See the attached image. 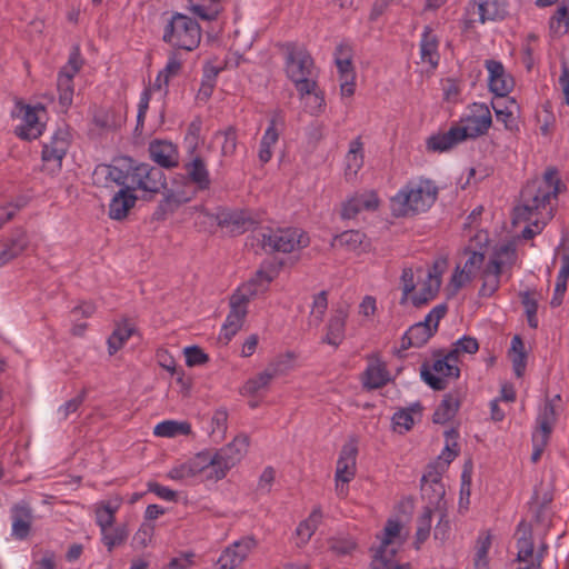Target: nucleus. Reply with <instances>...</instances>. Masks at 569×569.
Listing matches in <instances>:
<instances>
[{
  "label": "nucleus",
  "mask_w": 569,
  "mask_h": 569,
  "mask_svg": "<svg viewBox=\"0 0 569 569\" xmlns=\"http://www.w3.org/2000/svg\"><path fill=\"white\" fill-rule=\"evenodd\" d=\"M86 397L87 390L82 389L78 396L60 406L58 413L60 415L61 419L66 420L71 413L76 412L84 402Z\"/></svg>",
  "instance_id": "nucleus-57"
},
{
  "label": "nucleus",
  "mask_w": 569,
  "mask_h": 569,
  "mask_svg": "<svg viewBox=\"0 0 569 569\" xmlns=\"http://www.w3.org/2000/svg\"><path fill=\"white\" fill-rule=\"evenodd\" d=\"M202 30L198 21L174 12L163 30L162 40L176 49L193 51L200 44Z\"/></svg>",
  "instance_id": "nucleus-7"
},
{
  "label": "nucleus",
  "mask_w": 569,
  "mask_h": 569,
  "mask_svg": "<svg viewBox=\"0 0 569 569\" xmlns=\"http://www.w3.org/2000/svg\"><path fill=\"white\" fill-rule=\"evenodd\" d=\"M439 39L430 26H425L420 40V59L427 62L432 69L439 64L440 54L438 51Z\"/></svg>",
  "instance_id": "nucleus-30"
},
{
  "label": "nucleus",
  "mask_w": 569,
  "mask_h": 569,
  "mask_svg": "<svg viewBox=\"0 0 569 569\" xmlns=\"http://www.w3.org/2000/svg\"><path fill=\"white\" fill-rule=\"evenodd\" d=\"M223 142L221 146V154L223 157H231L237 149V131L233 127H229L222 132Z\"/></svg>",
  "instance_id": "nucleus-60"
},
{
  "label": "nucleus",
  "mask_w": 569,
  "mask_h": 569,
  "mask_svg": "<svg viewBox=\"0 0 569 569\" xmlns=\"http://www.w3.org/2000/svg\"><path fill=\"white\" fill-rule=\"evenodd\" d=\"M442 473L443 467L439 470L438 466L429 465L421 478L422 497L428 500V506L436 510H442L447 505Z\"/></svg>",
  "instance_id": "nucleus-17"
},
{
  "label": "nucleus",
  "mask_w": 569,
  "mask_h": 569,
  "mask_svg": "<svg viewBox=\"0 0 569 569\" xmlns=\"http://www.w3.org/2000/svg\"><path fill=\"white\" fill-rule=\"evenodd\" d=\"M287 78L293 83L300 97L315 93L318 71L308 50L295 42L280 44Z\"/></svg>",
  "instance_id": "nucleus-4"
},
{
  "label": "nucleus",
  "mask_w": 569,
  "mask_h": 569,
  "mask_svg": "<svg viewBox=\"0 0 569 569\" xmlns=\"http://www.w3.org/2000/svg\"><path fill=\"white\" fill-rule=\"evenodd\" d=\"M100 535L101 543L109 552H112L116 548L126 543L129 538V529L126 525H113L112 527H108L104 531H100Z\"/></svg>",
  "instance_id": "nucleus-43"
},
{
  "label": "nucleus",
  "mask_w": 569,
  "mask_h": 569,
  "mask_svg": "<svg viewBox=\"0 0 569 569\" xmlns=\"http://www.w3.org/2000/svg\"><path fill=\"white\" fill-rule=\"evenodd\" d=\"M379 204L380 200L375 191L357 192L342 203L341 217L353 219L362 211H376Z\"/></svg>",
  "instance_id": "nucleus-24"
},
{
  "label": "nucleus",
  "mask_w": 569,
  "mask_h": 569,
  "mask_svg": "<svg viewBox=\"0 0 569 569\" xmlns=\"http://www.w3.org/2000/svg\"><path fill=\"white\" fill-rule=\"evenodd\" d=\"M422 406L420 402H416L408 408L399 409L392 416L395 430L399 429V432L409 431L415 425V417L420 418Z\"/></svg>",
  "instance_id": "nucleus-42"
},
{
  "label": "nucleus",
  "mask_w": 569,
  "mask_h": 569,
  "mask_svg": "<svg viewBox=\"0 0 569 569\" xmlns=\"http://www.w3.org/2000/svg\"><path fill=\"white\" fill-rule=\"evenodd\" d=\"M485 66L489 73V90L497 97H507L515 86L512 77L506 72L505 67L500 61L491 59L486 60Z\"/></svg>",
  "instance_id": "nucleus-25"
},
{
  "label": "nucleus",
  "mask_w": 569,
  "mask_h": 569,
  "mask_svg": "<svg viewBox=\"0 0 569 569\" xmlns=\"http://www.w3.org/2000/svg\"><path fill=\"white\" fill-rule=\"evenodd\" d=\"M440 277L429 273L428 281L423 283L421 289L411 297L415 307H421L435 299L440 288Z\"/></svg>",
  "instance_id": "nucleus-48"
},
{
  "label": "nucleus",
  "mask_w": 569,
  "mask_h": 569,
  "mask_svg": "<svg viewBox=\"0 0 569 569\" xmlns=\"http://www.w3.org/2000/svg\"><path fill=\"white\" fill-rule=\"evenodd\" d=\"M322 518V512L320 508H316L312 510L308 519L301 521L296 529L297 536L301 539L303 543L309 541V539L315 533L318 525L320 523Z\"/></svg>",
  "instance_id": "nucleus-52"
},
{
  "label": "nucleus",
  "mask_w": 569,
  "mask_h": 569,
  "mask_svg": "<svg viewBox=\"0 0 569 569\" xmlns=\"http://www.w3.org/2000/svg\"><path fill=\"white\" fill-rule=\"evenodd\" d=\"M400 280H401V284H402V297H401L400 303L403 305L408 300L409 295L416 288L412 269L403 268Z\"/></svg>",
  "instance_id": "nucleus-62"
},
{
  "label": "nucleus",
  "mask_w": 569,
  "mask_h": 569,
  "mask_svg": "<svg viewBox=\"0 0 569 569\" xmlns=\"http://www.w3.org/2000/svg\"><path fill=\"white\" fill-rule=\"evenodd\" d=\"M122 505L121 497H114L109 500H102L94 505V521L100 531L116 525V513Z\"/></svg>",
  "instance_id": "nucleus-29"
},
{
  "label": "nucleus",
  "mask_w": 569,
  "mask_h": 569,
  "mask_svg": "<svg viewBox=\"0 0 569 569\" xmlns=\"http://www.w3.org/2000/svg\"><path fill=\"white\" fill-rule=\"evenodd\" d=\"M497 121L502 122L505 128L509 131H517L519 129L517 117L509 109V107L500 108L492 103Z\"/></svg>",
  "instance_id": "nucleus-56"
},
{
  "label": "nucleus",
  "mask_w": 569,
  "mask_h": 569,
  "mask_svg": "<svg viewBox=\"0 0 569 569\" xmlns=\"http://www.w3.org/2000/svg\"><path fill=\"white\" fill-rule=\"evenodd\" d=\"M153 433L158 437L173 438L179 435L191 433V425L186 421L166 420L154 427Z\"/></svg>",
  "instance_id": "nucleus-50"
},
{
  "label": "nucleus",
  "mask_w": 569,
  "mask_h": 569,
  "mask_svg": "<svg viewBox=\"0 0 569 569\" xmlns=\"http://www.w3.org/2000/svg\"><path fill=\"white\" fill-rule=\"evenodd\" d=\"M432 362L426 360L420 367V377L432 390L441 391L448 387V379H458L460 368L453 367L443 356V349L431 351Z\"/></svg>",
  "instance_id": "nucleus-9"
},
{
  "label": "nucleus",
  "mask_w": 569,
  "mask_h": 569,
  "mask_svg": "<svg viewBox=\"0 0 569 569\" xmlns=\"http://www.w3.org/2000/svg\"><path fill=\"white\" fill-rule=\"evenodd\" d=\"M82 60L78 49L70 53L68 62L60 69L57 78L59 107L67 112L73 102V78L80 71Z\"/></svg>",
  "instance_id": "nucleus-13"
},
{
  "label": "nucleus",
  "mask_w": 569,
  "mask_h": 569,
  "mask_svg": "<svg viewBox=\"0 0 569 569\" xmlns=\"http://www.w3.org/2000/svg\"><path fill=\"white\" fill-rule=\"evenodd\" d=\"M448 306L440 303L433 307L422 321L408 328L402 335L400 347L395 349L393 355L403 359L405 351L409 348L423 347L438 331L440 320L447 315Z\"/></svg>",
  "instance_id": "nucleus-6"
},
{
  "label": "nucleus",
  "mask_w": 569,
  "mask_h": 569,
  "mask_svg": "<svg viewBox=\"0 0 569 569\" xmlns=\"http://www.w3.org/2000/svg\"><path fill=\"white\" fill-rule=\"evenodd\" d=\"M461 405V397L458 391L448 392L443 396L440 405L433 412L432 421L443 425L450 421L458 412Z\"/></svg>",
  "instance_id": "nucleus-35"
},
{
  "label": "nucleus",
  "mask_w": 569,
  "mask_h": 569,
  "mask_svg": "<svg viewBox=\"0 0 569 569\" xmlns=\"http://www.w3.org/2000/svg\"><path fill=\"white\" fill-rule=\"evenodd\" d=\"M0 250V268L20 257L29 247L30 239L23 228H14L8 237L3 238Z\"/></svg>",
  "instance_id": "nucleus-22"
},
{
  "label": "nucleus",
  "mask_w": 569,
  "mask_h": 569,
  "mask_svg": "<svg viewBox=\"0 0 569 569\" xmlns=\"http://www.w3.org/2000/svg\"><path fill=\"white\" fill-rule=\"evenodd\" d=\"M258 240L267 252L290 253L309 246V237L298 228L262 229Z\"/></svg>",
  "instance_id": "nucleus-8"
},
{
  "label": "nucleus",
  "mask_w": 569,
  "mask_h": 569,
  "mask_svg": "<svg viewBox=\"0 0 569 569\" xmlns=\"http://www.w3.org/2000/svg\"><path fill=\"white\" fill-rule=\"evenodd\" d=\"M492 545L490 531H481L476 540L473 567L475 569H489V550Z\"/></svg>",
  "instance_id": "nucleus-45"
},
{
  "label": "nucleus",
  "mask_w": 569,
  "mask_h": 569,
  "mask_svg": "<svg viewBox=\"0 0 569 569\" xmlns=\"http://www.w3.org/2000/svg\"><path fill=\"white\" fill-rule=\"evenodd\" d=\"M227 0H188L190 10L202 20L212 21L223 10Z\"/></svg>",
  "instance_id": "nucleus-39"
},
{
  "label": "nucleus",
  "mask_w": 569,
  "mask_h": 569,
  "mask_svg": "<svg viewBox=\"0 0 569 569\" xmlns=\"http://www.w3.org/2000/svg\"><path fill=\"white\" fill-rule=\"evenodd\" d=\"M186 363L189 367L204 365L209 361L208 355L198 346H190L184 349Z\"/></svg>",
  "instance_id": "nucleus-58"
},
{
  "label": "nucleus",
  "mask_w": 569,
  "mask_h": 569,
  "mask_svg": "<svg viewBox=\"0 0 569 569\" xmlns=\"http://www.w3.org/2000/svg\"><path fill=\"white\" fill-rule=\"evenodd\" d=\"M181 68L182 63L178 58V54L172 52L168 58L166 67L159 71L153 83V89L159 91L163 90L166 94L168 92L170 79L178 76Z\"/></svg>",
  "instance_id": "nucleus-41"
},
{
  "label": "nucleus",
  "mask_w": 569,
  "mask_h": 569,
  "mask_svg": "<svg viewBox=\"0 0 569 569\" xmlns=\"http://www.w3.org/2000/svg\"><path fill=\"white\" fill-rule=\"evenodd\" d=\"M555 23H557L559 27H565V32L569 31V7L566 4V2H562L558 9L556 10L555 14L550 19V27L553 28Z\"/></svg>",
  "instance_id": "nucleus-64"
},
{
  "label": "nucleus",
  "mask_w": 569,
  "mask_h": 569,
  "mask_svg": "<svg viewBox=\"0 0 569 569\" xmlns=\"http://www.w3.org/2000/svg\"><path fill=\"white\" fill-rule=\"evenodd\" d=\"M249 443L247 435H239L216 451L199 452L192 459L174 466L168 471L167 477L176 481H183L197 476H203L206 480H221L230 469L242 460Z\"/></svg>",
  "instance_id": "nucleus-2"
},
{
  "label": "nucleus",
  "mask_w": 569,
  "mask_h": 569,
  "mask_svg": "<svg viewBox=\"0 0 569 569\" xmlns=\"http://www.w3.org/2000/svg\"><path fill=\"white\" fill-rule=\"evenodd\" d=\"M462 126H459L460 132L467 139H476L488 132L492 124L490 109L485 103H472L469 112L461 118Z\"/></svg>",
  "instance_id": "nucleus-16"
},
{
  "label": "nucleus",
  "mask_w": 569,
  "mask_h": 569,
  "mask_svg": "<svg viewBox=\"0 0 569 569\" xmlns=\"http://www.w3.org/2000/svg\"><path fill=\"white\" fill-rule=\"evenodd\" d=\"M561 191V180L556 167H548L540 179L528 181L521 190L522 204L516 208L520 220H532L535 217L550 220L552 218V200H557Z\"/></svg>",
  "instance_id": "nucleus-3"
},
{
  "label": "nucleus",
  "mask_w": 569,
  "mask_h": 569,
  "mask_svg": "<svg viewBox=\"0 0 569 569\" xmlns=\"http://www.w3.org/2000/svg\"><path fill=\"white\" fill-rule=\"evenodd\" d=\"M134 330V326L127 320L117 323L114 330L107 340L109 355L112 356L118 352L133 335Z\"/></svg>",
  "instance_id": "nucleus-44"
},
{
  "label": "nucleus",
  "mask_w": 569,
  "mask_h": 569,
  "mask_svg": "<svg viewBox=\"0 0 569 569\" xmlns=\"http://www.w3.org/2000/svg\"><path fill=\"white\" fill-rule=\"evenodd\" d=\"M327 309L328 292L322 290L316 296H313L309 323L318 327L322 322Z\"/></svg>",
  "instance_id": "nucleus-53"
},
{
  "label": "nucleus",
  "mask_w": 569,
  "mask_h": 569,
  "mask_svg": "<svg viewBox=\"0 0 569 569\" xmlns=\"http://www.w3.org/2000/svg\"><path fill=\"white\" fill-rule=\"evenodd\" d=\"M401 523L396 519H388L383 528L382 536L380 538V546L375 551V560L386 562L385 552L386 548L393 542V540L400 535Z\"/></svg>",
  "instance_id": "nucleus-46"
},
{
  "label": "nucleus",
  "mask_w": 569,
  "mask_h": 569,
  "mask_svg": "<svg viewBox=\"0 0 569 569\" xmlns=\"http://www.w3.org/2000/svg\"><path fill=\"white\" fill-rule=\"evenodd\" d=\"M217 73H218V71H216L213 69L204 72L200 89L198 91L199 98L209 99L211 97L213 88L216 86Z\"/></svg>",
  "instance_id": "nucleus-61"
},
{
  "label": "nucleus",
  "mask_w": 569,
  "mask_h": 569,
  "mask_svg": "<svg viewBox=\"0 0 569 569\" xmlns=\"http://www.w3.org/2000/svg\"><path fill=\"white\" fill-rule=\"evenodd\" d=\"M148 491L154 493L160 499H163L166 501H176L177 499V492L166 486H162L156 481H149L148 485Z\"/></svg>",
  "instance_id": "nucleus-63"
},
{
  "label": "nucleus",
  "mask_w": 569,
  "mask_h": 569,
  "mask_svg": "<svg viewBox=\"0 0 569 569\" xmlns=\"http://www.w3.org/2000/svg\"><path fill=\"white\" fill-rule=\"evenodd\" d=\"M92 179L93 183L100 187L108 188L114 183L128 188L133 193L140 191L144 200L152 199L167 189V178L161 168L127 156L117 157L109 164H98Z\"/></svg>",
  "instance_id": "nucleus-1"
},
{
  "label": "nucleus",
  "mask_w": 569,
  "mask_h": 569,
  "mask_svg": "<svg viewBox=\"0 0 569 569\" xmlns=\"http://www.w3.org/2000/svg\"><path fill=\"white\" fill-rule=\"evenodd\" d=\"M357 455L358 446L355 439L349 440L342 446L335 475L337 490L340 492L343 490V483L350 482L356 476Z\"/></svg>",
  "instance_id": "nucleus-21"
},
{
  "label": "nucleus",
  "mask_w": 569,
  "mask_h": 569,
  "mask_svg": "<svg viewBox=\"0 0 569 569\" xmlns=\"http://www.w3.org/2000/svg\"><path fill=\"white\" fill-rule=\"evenodd\" d=\"M258 541L252 536H246L227 547L218 559L219 569H234L257 548Z\"/></svg>",
  "instance_id": "nucleus-19"
},
{
  "label": "nucleus",
  "mask_w": 569,
  "mask_h": 569,
  "mask_svg": "<svg viewBox=\"0 0 569 569\" xmlns=\"http://www.w3.org/2000/svg\"><path fill=\"white\" fill-rule=\"evenodd\" d=\"M199 218H202L200 223L226 228L232 234L246 232L253 223V220L243 210L220 209L217 213L201 211Z\"/></svg>",
  "instance_id": "nucleus-14"
},
{
  "label": "nucleus",
  "mask_w": 569,
  "mask_h": 569,
  "mask_svg": "<svg viewBox=\"0 0 569 569\" xmlns=\"http://www.w3.org/2000/svg\"><path fill=\"white\" fill-rule=\"evenodd\" d=\"M346 162V176H356L358 171L363 167L365 163V150L361 137H357L349 143L348 152L345 157Z\"/></svg>",
  "instance_id": "nucleus-38"
},
{
  "label": "nucleus",
  "mask_w": 569,
  "mask_h": 569,
  "mask_svg": "<svg viewBox=\"0 0 569 569\" xmlns=\"http://www.w3.org/2000/svg\"><path fill=\"white\" fill-rule=\"evenodd\" d=\"M440 512L439 520L435 527L433 537L437 540L446 541L449 538L451 526L446 508L438 510Z\"/></svg>",
  "instance_id": "nucleus-59"
},
{
  "label": "nucleus",
  "mask_w": 569,
  "mask_h": 569,
  "mask_svg": "<svg viewBox=\"0 0 569 569\" xmlns=\"http://www.w3.org/2000/svg\"><path fill=\"white\" fill-rule=\"evenodd\" d=\"M149 154L151 160L159 166L158 168L171 169L179 164L178 149L170 141H152L149 146Z\"/></svg>",
  "instance_id": "nucleus-26"
},
{
  "label": "nucleus",
  "mask_w": 569,
  "mask_h": 569,
  "mask_svg": "<svg viewBox=\"0 0 569 569\" xmlns=\"http://www.w3.org/2000/svg\"><path fill=\"white\" fill-rule=\"evenodd\" d=\"M432 512L433 509L430 506H426L417 519V530L415 535V545L417 549H419L420 546L426 542L430 536Z\"/></svg>",
  "instance_id": "nucleus-51"
},
{
  "label": "nucleus",
  "mask_w": 569,
  "mask_h": 569,
  "mask_svg": "<svg viewBox=\"0 0 569 569\" xmlns=\"http://www.w3.org/2000/svg\"><path fill=\"white\" fill-rule=\"evenodd\" d=\"M46 112V108L40 103L30 106L18 101L13 111V116L21 119V123L14 130L17 137L28 141L39 138L44 131Z\"/></svg>",
  "instance_id": "nucleus-11"
},
{
  "label": "nucleus",
  "mask_w": 569,
  "mask_h": 569,
  "mask_svg": "<svg viewBox=\"0 0 569 569\" xmlns=\"http://www.w3.org/2000/svg\"><path fill=\"white\" fill-rule=\"evenodd\" d=\"M465 253L468 258L463 268L453 274V280L459 287L471 281L485 263V253L469 249H466Z\"/></svg>",
  "instance_id": "nucleus-33"
},
{
  "label": "nucleus",
  "mask_w": 569,
  "mask_h": 569,
  "mask_svg": "<svg viewBox=\"0 0 569 569\" xmlns=\"http://www.w3.org/2000/svg\"><path fill=\"white\" fill-rule=\"evenodd\" d=\"M509 247L502 246L498 251H496L485 268L481 271L482 284L479 289V296L482 298H489L496 293V291L500 287V276L502 271V261L501 254L508 253Z\"/></svg>",
  "instance_id": "nucleus-20"
},
{
  "label": "nucleus",
  "mask_w": 569,
  "mask_h": 569,
  "mask_svg": "<svg viewBox=\"0 0 569 569\" xmlns=\"http://www.w3.org/2000/svg\"><path fill=\"white\" fill-rule=\"evenodd\" d=\"M279 370L274 366H269L264 371L260 372L256 377L246 381L241 388V393L244 396H254L260 391L268 388L274 377H277Z\"/></svg>",
  "instance_id": "nucleus-40"
},
{
  "label": "nucleus",
  "mask_w": 569,
  "mask_h": 569,
  "mask_svg": "<svg viewBox=\"0 0 569 569\" xmlns=\"http://www.w3.org/2000/svg\"><path fill=\"white\" fill-rule=\"evenodd\" d=\"M438 188L431 180L417 179L408 181L390 199L392 216L397 218L426 212L436 202Z\"/></svg>",
  "instance_id": "nucleus-5"
},
{
  "label": "nucleus",
  "mask_w": 569,
  "mask_h": 569,
  "mask_svg": "<svg viewBox=\"0 0 569 569\" xmlns=\"http://www.w3.org/2000/svg\"><path fill=\"white\" fill-rule=\"evenodd\" d=\"M276 277L274 270L266 271L263 269H259L256 274L249 279L247 282L242 283L238 288H248L249 291H252V300L266 292L269 288V284Z\"/></svg>",
  "instance_id": "nucleus-47"
},
{
  "label": "nucleus",
  "mask_w": 569,
  "mask_h": 569,
  "mask_svg": "<svg viewBox=\"0 0 569 569\" xmlns=\"http://www.w3.org/2000/svg\"><path fill=\"white\" fill-rule=\"evenodd\" d=\"M251 301L252 291H249L248 288H237V290L230 296V310L219 333L220 342L228 345L242 328L248 315V305Z\"/></svg>",
  "instance_id": "nucleus-10"
},
{
  "label": "nucleus",
  "mask_w": 569,
  "mask_h": 569,
  "mask_svg": "<svg viewBox=\"0 0 569 569\" xmlns=\"http://www.w3.org/2000/svg\"><path fill=\"white\" fill-rule=\"evenodd\" d=\"M466 28L475 23H485L489 20H501L507 13L505 0H471L466 6Z\"/></svg>",
  "instance_id": "nucleus-15"
},
{
  "label": "nucleus",
  "mask_w": 569,
  "mask_h": 569,
  "mask_svg": "<svg viewBox=\"0 0 569 569\" xmlns=\"http://www.w3.org/2000/svg\"><path fill=\"white\" fill-rule=\"evenodd\" d=\"M70 147V136L64 129H58L41 151L42 171L54 176L62 169V161Z\"/></svg>",
  "instance_id": "nucleus-12"
},
{
  "label": "nucleus",
  "mask_w": 569,
  "mask_h": 569,
  "mask_svg": "<svg viewBox=\"0 0 569 569\" xmlns=\"http://www.w3.org/2000/svg\"><path fill=\"white\" fill-rule=\"evenodd\" d=\"M138 196L126 187H121L111 198L109 203V218L121 221L127 218L129 211L136 206Z\"/></svg>",
  "instance_id": "nucleus-28"
},
{
  "label": "nucleus",
  "mask_w": 569,
  "mask_h": 569,
  "mask_svg": "<svg viewBox=\"0 0 569 569\" xmlns=\"http://www.w3.org/2000/svg\"><path fill=\"white\" fill-rule=\"evenodd\" d=\"M331 246L360 254L366 251L368 243L363 232L359 230H346L333 238Z\"/></svg>",
  "instance_id": "nucleus-32"
},
{
  "label": "nucleus",
  "mask_w": 569,
  "mask_h": 569,
  "mask_svg": "<svg viewBox=\"0 0 569 569\" xmlns=\"http://www.w3.org/2000/svg\"><path fill=\"white\" fill-rule=\"evenodd\" d=\"M517 560L519 562H531L533 560L535 545L531 532H523V535L517 540Z\"/></svg>",
  "instance_id": "nucleus-55"
},
{
  "label": "nucleus",
  "mask_w": 569,
  "mask_h": 569,
  "mask_svg": "<svg viewBox=\"0 0 569 569\" xmlns=\"http://www.w3.org/2000/svg\"><path fill=\"white\" fill-rule=\"evenodd\" d=\"M347 313L338 310L328 321L326 336L322 342L338 348L345 339Z\"/></svg>",
  "instance_id": "nucleus-36"
},
{
  "label": "nucleus",
  "mask_w": 569,
  "mask_h": 569,
  "mask_svg": "<svg viewBox=\"0 0 569 569\" xmlns=\"http://www.w3.org/2000/svg\"><path fill=\"white\" fill-rule=\"evenodd\" d=\"M12 530L11 535L19 540L26 539L31 529L33 515L32 508L27 501H20L11 508Z\"/></svg>",
  "instance_id": "nucleus-27"
},
{
  "label": "nucleus",
  "mask_w": 569,
  "mask_h": 569,
  "mask_svg": "<svg viewBox=\"0 0 569 569\" xmlns=\"http://www.w3.org/2000/svg\"><path fill=\"white\" fill-rule=\"evenodd\" d=\"M368 365L361 373V385L366 390H377L392 381L387 362L382 360L379 352H372L366 356Z\"/></svg>",
  "instance_id": "nucleus-18"
},
{
  "label": "nucleus",
  "mask_w": 569,
  "mask_h": 569,
  "mask_svg": "<svg viewBox=\"0 0 569 569\" xmlns=\"http://www.w3.org/2000/svg\"><path fill=\"white\" fill-rule=\"evenodd\" d=\"M335 61L339 72V78L356 79V73L351 60V49L348 44H339L336 48Z\"/></svg>",
  "instance_id": "nucleus-49"
},
{
  "label": "nucleus",
  "mask_w": 569,
  "mask_h": 569,
  "mask_svg": "<svg viewBox=\"0 0 569 569\" xmlns=\"http://www.w3.org/2000/svg\"><path fill=\"white\" fill-rule=\"evenodd\" d=\"M462 141H465V136L460 132L459 126H452L447 132L431 136L427 140V149L443 152Z\"/></svg>",
  "instance_id": "nucleus-34"
},
{
  "label": "nucleus",
  "mask_w": 569,
  "mask_h": 569,
  "mask_svg": "<svg viewBox=\"0 0 569 569\" xmlns=\"http://www.w3.org/2000/svg\"><path fill=\"white\" fill-rule=\"evenodd\" d=\"M284 126L283 111L277 109L272 111L267 127L259 146L258 157L261 163H267L272 158V147L278 142L280 129Z\"/></svg>",
  "instance_id": "nucleus-23"
},
{
  "label": "nucleus",
  "mask_w": 569,
  "mask_h": 569,
  "mask_svg": "<svg viewBox=\"0 0 569 569\" xmlns=\"http://www.w3.org/2000/svg\"><path fill=\"white\" fill-rule=\"evenodd\" d=\"M188 179L196 186L198 191L209 190L211 186L210 173L204 160L197 156L184 164Z\"/></svg>",
  "instance_id": "nucleus-31"
},
{
  "label": "nucleus",
  "mask_w": 569,
  "mask_h": 569,
  "mask_svg": "<svg viewBox=\"0 0 569 569\" xmlns=\"http://www.w3.org/2000/svg\"><path fill=\"white\" fill-rule=\"evenodd\" d=\"M556 420L555 406L551 402H547L536 419L537 430L533 432L532 438L548 442Z\"/></svg>",
  "instance_id": "nucleus-37"
},
{
  "label": "nucleus",
  "mask_w": 569,
  "mask_h": 569,
  "mask_svg": "<svg viewBox=\"0 0 569 569\" xmlns=\"http://www.w3.org/2000/svg\"><path fill=\"white\" fill-rule=\"evenodd\" d=\"M190 200V197L184 192L174 190H167L164 198L158 206V211L162 213L173 212L180 204Z\"/></svg>",
  "instance_id": "nucleus-54"
}]
</instances>
